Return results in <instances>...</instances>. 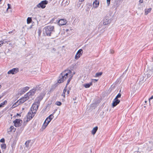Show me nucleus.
<instances>
[{"label": "nucleus", "mask_w": 153, "mask_h": 153, "mask_svg": "<svg viewBox=\"0 0 153 153\" xmlns=\"http://www.w3.org/2000/svg\"><path fill=\"white\" fill-rule=\"evenodd\" d=\"M38 36H40V35L41 34V33L42 32V30H41V29L39 28H38Z\"/></svg>", "instance_id": "37"}, {"label": "nucleus", "mask_w": 153, "mask_h": 153, "mask_svg": "<svg viewBox=\"0 0 153 153\" xmlns=\"http://www.w3.org/2000/svg\"><path fill=\"white\" fill-rule=\"evenodd\" d=\"M98 129V127L97 126H96L94 127L91 131L92 134L93 135H94L97 132Z\"/></svg>", "instance_id": "22"}, {"label": "nucleus", "mask_w": 153, "mask_h": 153, "mask_svg": "<svg viewBox=\"0 0 153 153\" xmlns=\"http://www.w3.org/2000/svg\"><path fill=\"white\" fill-rule=\"evenodd\" d=\"M127 71V70H126L123 73V74H124V73H125Z\"/></svg>", "instance_id": "64"}, {"label": "nucleus", "mask_w": 153, "mask_h": 153, "mask_svg": "<svg viewBox=\"0 0 153 153\" xmlns=\"http://www.w3.org/2000/svg\"><path fill=\"white\" fill-rule=\"evenodd\" d=\"M7 132L9 133L10 132H12L13 131V130L11 129L10 128H8L7 130Z\"/></svg>", "instance_id": "47"}, {"label": "nucleus", "mask_w": 153, "mask_h": 153, "mask_svg": "<svg viewBox=\"0 0 153 153\" xmlns=\"http://www.w3.org/2000/svg\"><path fill=\"white\" fill-rule=\"evenodd\" d=\"M73 75L71 76L67 80V82L66 83V86H68V85L69 84V82H70L71 80V79Z\"/></svg>", "instance_id": "32"}, {"label": "nucleus", "mask_w": 153, "mask_h": 153, "mask_svg": "<svg viewBox=\"0 0 153 153\" xmlns=\"http://www.w3.org/2000/svg\"><path fill=\"white\" fill-rule=\"evenodd\" d=\"M10 128L13 130V132H15L16 130V128H14L13 126H11L10 127Z\"/></svg>", "instance_id": "39"}, {"label": "nucleus", "mask_w": 153, "mask_h": 153, "mask_svg": "<svg viewBox=\"0 0 153 153\" xmlns=\"http://www.w3.org/2000/svg\"><path fill=\"white\" fill-rule=\"evenodd\" d=\"M56 49L55 48H53L52 49L51 52L53 53L55 52V51H56Z\"/></svg>", "instance_id": "46"}, {"label": "nucleus", "mask_w": 153, "mask_h": 153, "mask_svg": "<svg viewBox=\"0 0 153 153\" xmlns=\"http://www.w3.org/2000/svg\"><path fill=\"white\" fill-rule=\"evenodd\" d=\"M68 77V76L65 75H61V73L59 76V79H62L63 81L65 80Z\"/></svg>", "instance_id": "15"}, {"label": "nucleus", "mask_w": 153, "mask_h": 153, "mask_svg": "<svg viewBox=\"0 0 153 153\" xmlns=\"http://www.w3.org/2000/svg\"><path fill=\"white\" fill-rule=\"evenodd\" d=\"M67 72V70H65V71H63L61 73V75H66L67 76H68V75H69V74H68V73L67 72Z\"/></svg>", "instance_id": "31"}, {"label": "nucleus", "mask_w": 153, "mask_h": 153, "mask_svg": "<svg viewBox=\"0 0 153 153\" xmlns=\"http://www.w3.org/2000/svg\"><path fill=\"white\" fill-rule=\"evenodd\" d=\"M5 95V93H3L2 94V95L1 96V97H3V96H4Z\"/></svg>", "instance_id": "56"}, {"label": "nucleus", "mask_w": 153, "mask_h": 153, "mask_svg": "<svg viewBox=\"0 0 153 153\" xmlns=\"http://www.w3.org/2000/svg\"><path fill=\"white\" fill-rule=\"evenodd\" d=\"M17 116L21 117V113H20V114L17 113L16 114V116Z\"/></svg>", "instance_id": "53"}, {"label": "nucleus", "mask_w": 153, "mask_h": 153, "mask_svg": "<svg viewBox=\"0 0 153 153\" xmlns=\"http://www.w3.org/2000/svg\"><path fill=\"white\" fill-rule=\"evenodd\" d=\"M58 24L60 26L65 25L67 23V21L65 19H61L58 21Z\"/></svg>", "instance_id": "12"}, {"label": "nucleus", "mask_w": 153, "mask_h": 153, "mask_svg": "<svg viewBox=\"0 0 153 153\" xmlns=\"http://www.w3.org/2000/svg\"><path fill=\"white\" fill-rule=\"evenodd\" d=\"M7 42V41H6V40H3V41H0V46H1V45L3 44H5Z\"/></svg>", "instance_id": "29"}, {"label": "nucleus", "mask_w": 153, "mask_h": 153, "mask_svg": "<svg viewBox=\"0 0 153 153\" xmlns=\"http://www.w3.org/2000/svg\"><path fill=\"white\" fill-rule=\"evenodd\" d=\"M19 71V69L18 68H15L9 70L7 72L8 74H15Z\"/></svg>", "instance_id": "5"}, {"label": "nucleus", "mask_w": 153, "mask_h": 153, "mask_svg": "<svg viewBox=\"0 0 153 153\" xmlns=\"http://www.w3.org/2000/svg\"><path fill=\"white\" fill-rule=\"evenodd\" d=\"M27 121L26 122H25L23 123V126H26V124H27Z\"/></svg>", "instance_id": "54"}, {"label": "nucleus", "mask_w": 153, "mask_h": 153, "mask_svg": "<svg viewBox=\"0 0 153 153\" xmlns=\"http://www.w3.org/2000/svg\"><path fill=\"white\" fill-rule=\"evenodd\" d=\"M39 105L38 104H36L33 103L30 109V110H32V111H33V112H35L36 113L37 110L38 109Z\"/></svg>", "instance_id": "9"}, {"label": "nucleus", "mask_w": 153, "mask_h": 153, "mask_svg": "<svg viewBox=\"0 0 153 153\" xmlns=\"http://www.w3.org/2000/svg\"><path fill=\"white\" fill-rule=\"evenodd\" d=\"M102 74V72H99L97 73L94 76L95 77H99L101 76Z\"/></svg>", "instance_id": "26"}, {"label": "nucleus", "mask_w": 153, "mask_h": 153, "mask_svg": "<svg viewBox=\"0 0 153 153\" xmlns=\"http://www.w3.org/2000/svg\"><path fill=\"white\" fill-rule=\"evenodd\" d=\"M121 94L120 93L118 94L117 95V96H116L115 98L118 99V98H120L121 97Z\"/></svg>", "instance_id": "38"}, {"label": "nucleus", "mask_w": 153, "mask_h": 153, "mask_svg": "<svg viewBox=\"0 0 153 153\" xmlns=\"http://www.w3.org/2000/svg\"><path fill=\"white\" fill-rule=\"evenodd\" d=\"M153 99V95L149 99V102H150V101L151 100Z\"/></svg>", "instance_id": "52"}, {"label": "nucleus", "mask_w": 153, "mask_h": 153, "mask_svg": "<svg viewBox=\"0 0 153 153\" xmlns=\"http://www.w3.org/2000/svg\"><path fill=\"white\" fill-rule=\"evenodd\" d=\"M7 132L9 133L10 132H12L13 131V130L11 129L10 128H8L7 130Z\"/></svg>", "instance_id": "48"}, {"label": "nucleus", "mask_w": 153, "mask_h": 153, "mask_svg": "<svg viewBox=\"0 0 153 153\" xmlns=\"http://www.w3.org/2000/svg\"><path fill=\"white\" fill-rule=\"evenodd\" d=\"M53 26H48L45 27L43 29V33L45 35L51 37V38L54 39L58 36L54 30Z\"/></svg>", "instance_id": "1"}, {"label": "nucleus", "mask_w": 153, "mask_h": 153, "mask_svg": "<svg viewBox=\"0 0 153 153\" xmlns=\"http://www.w3.org/2000/svg\"><path fill=\"white\" fill-rule=\"evenodd\" d=\"M76 97H75V98H73V100H76Z\"/></svg>", "instance_id": "62"}, {"label": "nucleus", "mask_w": 153, "mask_h": 153, "mask_svg": "<svg viewBox=\"0 0 153 153\" xmlns=\"http://www.w3.org/2000/svg\"><path fill=\"white\" fill-rule=\"evenodd\" d=\"M144 77L143 76H141L140 78V82H142L144 81Z\"/></svg>", "instance_id": "43"}, {"label": "nucleus", "mask_w": 153, "mask_h": 153, "mask_svg": "<svg viewBox=\"0 0 153 153\" xmlns=\"http://www.w3.org/2000/svg\"><path fill=\"white\" fill-rule=\"evenodd\" d=\"M15 31V30H13L10 31L8 32V33L9 34L12 33H14Z\"/></svg>", "instance_id": "50"}, {"label": "nucleus", "mask_w": 153, "mask_h": 153, "mask_svg": "<svg viewBox=\"0 0 153 153\" xmlns=\"http://www.w3.org/2000/svg\"><path fill=\"white\" fill-rule=\"evenodd\" d=\"M48 3V1L46 0L42 1L37 5V7L38 8H41L42 9H44L45 8V5L47 4Z\"/></svg>", "instance_id": "2"}, {"label": "nucleus", "mask_w": 153, "mask_h": 153, "mask_svg": "<svg viewBox=\"0 0 153 153\" xmlns=\"http://www.w3.org/2000/svg\"><path fill=\"white\" fill-rule=\"evenodd\" d=\"M29 98V97L27 96V94L25 95L24 97L20 99L19 101L20 103H23L24 102L27 100Z\"/></svg>", "instance_id": "7"}, {"label": "nucleus", "mask_w": 153, "mask_h": 153, "mask_svg": "<svg viewBox=\"0 0 153 153\" xmlns=\"http://www.w3.org/2000/svg\"><path fill=\"white\" fill-rule=\"evenodd\" d=\"M110 52L111 53V54L113 53L114 52V50H110Z\"/></svg>", "instance_id": "51"}, {"label": "nucleus", "mask_w": 153, "mask_h": 153, "mask_svg": "<svg viewBox=\"0 0 153 153\" xmlns=\"http://www.w3.org/2000/svg\"><path fill=\"white\" fill-rule=\"evenodd\" d=\"M55 104L57 105L60 106L62 105V103L60 102L56 101L55 102Z\"/></svg>", "instance_id": "36"}, {"label": "nucleus", "mask_w": 153, "mask_h": 153, "mask_svg": "<svg viewBox=\"0 0 153 153\" xmlns=\"http://www.w3.org/2000/svg\"><path fill=\"white\" fill-rule=\"evenodd\" d=\"M83 53V51L82 49H79L76 53L75 57V59H78Z\"/></svg>", "instance_id": "8"}, {"label": "nucleus", "mask_w": 153, "mask_h": 153, "mask_svg": "<svg viewBox=\"0 0 153 153\" xmlns=\"http://www.w3.org/2000/svg\"><path fill=\"white\" fill-rule=\"evenodd\" d=\"M148 69L149 71H152L153 72V64L149 66L148 67Z\"/></svg>", "instance_id": "30"}, {"label": "nucleus", "mask_w": 153, "mask_h": 153, "mask_svg": "<svg viewBox=\"0 0 153 153\" xmlns=\"http://www.w3.org/2000/svg\"><path fill=\"white\" fill-rule=\"evenodd\" d=\"M43 96L42 95H40L37 97L36 100V102L39 105L40 101L43 99Z\"/></svg>", "instance_id": "14"}, {"label": "nucleus", "mask_w": 153, "mask_h": 153, "mask_svg": "<svg viewBox=\"0 0 153 153\" xmlns=\"http://www.w3.org/2000/svg\"><path fill=\"white\" fill-rule=\"evenodd\" d=\"M29 87L26 86L22 88L19 92V94L21 95L25 93L26 91L28 90Z\"/></svg>", "instance_id": "10"}, {"label": "nucleus", "mask_w": 153, "mask_h": 153, "mask_svg": "<svg viewBox=\"0 0 153 153\" xmlns=\"http://www.w3.org/2000/svg\"><path fill=\"white\" fill-rule=\"evenodd\" d=\"M93 81H95V82H97L98 81V79H94L92 80Z\"/></svg>", "instance_id": "61"}, {"label": "nucleus", "mask_w": 153, "mask_h": 153, "mask_svg": "<svg viewBox=\"0 0 153 153\" xmlns=\"http://www.w3.org/2000/svg\"><path fill=\"white\" fill-rule=\"evenodd\" d=\"M32 19L31 18L28 17L27 19V24H29L31 22Z\"/></svg>", "instance_id": "33"}, {"label": "nucleus", "mask_w": 153, "mask_h": 153, "mask_svg": "<svg viewBox=\"0 0 153 153\" xmlns=\"http://www.w3.org/2000/svg\"><path fill=\"white\" fill-rule=\"evenodd\" d=\"M36 113L35 112L32 111V110H30L27 115V119H28L29 120H30L34 116L35 114ZM27 121H28L27 120Z\"/></svg>", "instance_id": "3"}, {"label": "nucleus", "mask_w": 153, "mask_h": 153, "mask_svg": "<svg viewBox=\"0 0 153 153\" xmlns=\"http://www.w3.org/2000/svg\"><path fill=\"white\" fill-rule=\"evenodd\" d=\"M85 0H79V2H82L84 1Z\"/></svg>", "instance_id": "63"}, {"label": "nucleus", "mask_w": 153, "mask_h": 153, "mask_svg": "<svg viewBox=\"0 0 153 153\" xmlns=\"http://www.w3.org/2000/svg\"><path fill=\"white\" fill-rule=\"evenodd\" d=\"M63 82V81L62 79H59L57 80V82L55 84L53 85L56 88L59 85V83H60Z\"/></svg>", "instance_id": "21"}, {"label": "nucleus", "mask_w": 153, "mask_h": 153, "mask_svg": "<svg viewBox=\"0 0 153 153\" xmlns=\"http://www.w3.org/2000/svg\"><path fill=\"white\" fill-rule=\"evenodd\" d=\"M69 92H70L69 90H68L67 91V94H69Z\"/></svg>", "instance_id": "59"}, {"label": "nucleus", "mask_w": 153, "mask_h": 153, "mask_svg": "<svg viewBox=\"0 0 153 153\" xmlns=\"http://www.w3.org/2000/svg\"><path fill=\"white\" fill-rule=\"evenodd\" d=\"M147 72L146 74L148 78H149L152 75L153 72L152 71H149L148 69L147 70Z\"/></svg>", "instance_id": "23"}, {"label": "nucleus", "mask_w": 153, "mask_h": 153, "mask_svg": "<svg viewBox=\"0 0 153 153\" xmlns=\"http://www.w3.org/2000/svg\"><path fill=\"white\" fill-rule=\"evenodd\" d=\"M99 4V2L97 0H95L94 1L93 5V7L95 8H96L98 7Z\"/></svg>", "instance_id": "17"}, {"label": "nucleus", "mask_w": 153, "mask_h": 153, "mask_svg": "<svg viewBox=\"0 0 153 153\" xmlns=\"http://www.w3.org/2000/svg\"><path fill=\"white\" fill-rule=\"evenodd\" d=\"M111 0H107V6H108L109 5L110 3Z\"/></svg>", "instance_id": "44"}, {"label": "nucleus", "mask_w": 153, "mask_h": 153, "mask_svg": "<svg viewBox=\"0 0 153 153\" xmlns=\"http://www.w3.org/2000/svg\"><path fill=\"white\" fill-rule=\"evenodd\" d=\"M152 10V8H150L148 9H145V15H147L149 13H150Z\"/></svg>", "instance_id": "25"}, {"label": "nucleus", "mask_w": 153, "mask_h": 153, "mask_svg": "<svg viewBox=\"0 0 153 153\" xmlns=\"http://www.w3.org/2000/svg\"><path fill=\"white\" fill-rule=\"evenodd\" d=\"M16 107V106L14 104L12 106V107H13V108H14Z\"/></svg>", "instance_id": "60"}, {"label": "nucleus", "mask_w": 153, "mask_h": 153, "mask_svg": "<svg viewBox=\"0 0 153 153\" xmlns=\"http://www.w3.org/2000/svg\"><path fill=\"white\" fill-rule=\"evenodd\" d=\"M33 144L31 140L27 141L25 143V147L27 149H29L32 146Z\"/></svg>", "instance_id": "6"}, {"label": "nucleus", "mask_w": 153, "mask_h": 153, "mask_svg": "<svg viewBox=\"0 0 153 153\" xmlns=\"http://www.w3.org/2000/svg\"><path fill=\"white\" fill-rule=\"evenodd\" d=\"M5 142V140L4 138L1 139L0 140V142L4 143Z\"/></svg>", "instance_id": "45"}, {"label": "nucleus", "mask_w": 153, "mask_h": 153, "mask_svg": "<svg viewBox=\"0 0 153 153\" xmlns=\"http://www.w3.org/2000/svg\"><path fill=\"white\" fill-rule=\"evenodd\" d=\"M67 71H68L67 73H68V74H69V76L70 77L71 76V75L72 73L71 71L70 70H68Z\"/></svg>", "instance_id": "41"}, {"label": "nucleus", "mask_w": 153, "mask_h": 153, "mask_svg": "<svg viewBox=\"0 0 153 153\" xmlns=\"http://www.w3.org/2000/svg\"><path fill=\"white\" fill-rule=\"evenodd\" d=\"M121 2L120 0H116L115 2L114 3V7L116 8L118 7L121 3Z\"/></svg>", "instance_id": "16"}, {"label": "nucleus", "mask_w": 153, "mask_h": 153, "mask_svg": "<svg viewBox=\"0 0 153 153\" xmlns=\"http://www.w3.org/2000/svg\"><path fill=\"white\" fill-rule=\"evenodd\" d=\"M92 82H91L89 83L84 84L83 85L86 88H88L92 85Z\"/></svg>", "instance_id": "24"}, {"label": "nucleus", "mask_w": 153, "mask_h": 153, "mask_svg": "<svg viewBox=\"0 0 153 153\" xmlns=\"http://www.w3.org/2000/svg\"><path fill=\"white\" fill-rule=\"evenodd\" d=\"M22 120L21 119H16L13 121V123H14V126L16 127L20 126L21 125Z\"/></svg>", "instance_id": "4"}, {"label": "nucleus", "mask_w": 153, "mask_h": 153, "mask_svg": "<svg viewBox=\"0 0 153 153\" xmlns=\"http://www.w3.org/2000/svg\"><path fill=\"white\" fill-rule=\"evenodd\" d=\"M34 88L36 89V91H40L41 90V88L39 86V85H36V87H34Z\"/></svg>", "instance_id": "27"}, {"label": "nucleus", "mask_w": 153, "mask_h": 153, "mask_svg": "<svg viewBox=\"0 0 153 153\" xmlns=\"http://www.w3.org/2000/svg\"><path fill=\"white\" fill-rule=\"evenodd\" d=\"M7 103V101L6 100H5L4 102L0 104V108L3 107L4 106V105H5Z\"/></svg>", "instance_id": "28"}, {"label": "nucleus", "mask_w": 153, "mask_h": 153, "mask_svg": "<svg viewBox=\"0 0 153 153\" xmlns=\"http://www.w3.org/2000/svg\"><path fill=\"white\" fill-rule=\"evenodd\" d=\"M7 6H8V7L7 9V11L8 10V9L11 8V5L10 4H8Z\"/></svg>", "instance_id": "40"}, {"label": "nucleus", "mask_w": 153, "mask_h": 153, "mask_svg": "<svg viewBox=\"0 0 153 153\" xmlns=\"http://www.w3.org/2000/svg\"><path fill=\"white\" fill-rule=\"evenodd\" d=\"M54 112H53L52 114L50 115L48 117H47L45 120V123L46 122H47V120H51L54 117V116L53 115L54 114Z\"/></svg>", "instance_id": "18"}, {"label": "nucleus", "mask_w": 153, "mask_h": 153, "mask_svg": "<svg viewBox=\"0 0 153 153\" xmlns=\"http://www.w3.org/2000/svg\"><path fill=\"white\" fill-rule=\"evenodd\" d=\"M67 86H65V87L64 90H63V93H64V94H65L66 91H67V90H66V88H67Z\"/></svg>", "instance_id": "42"}, {"label": "nucleus", "mask_w": 153, "mask_h": 153, "mask_svg": "<svg viewBox=\"0 0 153 153\" xmlns=\"http://www.w3.org/2000/svg\"><path fill=\"white\" fill-rule=\"evenodd\" d=\"M1 148L2 149H5L6 148V145L5 144H1Z\"/></svg>", "instance_id": "34"}, {"label": "nucleus", "mask_w": 153, "mask_h": 153, "mask_svg": "<svg viewBox=\"0 0 153 153\" xmlns=\"http://www.w3.org/2000/svg\"><path fill=\"white\" fill-rule=\"evenodd\" d=\"M62 96H63L65 98V94H64V93H63L62 94Z\"/></svg>", "instance_id": "57"}, {"label": "nucleus", "mask_w": 153, "mask_h": 153, "mask_svg": "<svg viewBox=\"0 0 153 153\" xmlns=\"http://www.w3.org/2000/svg\"><path fill=\"white\" fill-rule=\"evenodd\" d=\"M69 1H68H68H66L65 2V3L67 5H68L69 4Z\"/></svg>", "instance_id": "58"}, {"label": "nucleus", "mask_w": 153, "mask_h": 153, "mask_svg": "<svg viewBox=\"0 0 153 153\" xmlns=\"http://www.w3.org/2000/svg\"><path fill=\"white\" fill-rule=\"evenodd\" d=\"M19 101V100L18 101L16 102H15L14 104L16 106H17L19 104L18 103V102Z\"/></svg>", "instance_id": "49"}, {"label": "nucleus", "mask_w": 153, "mask_h": 153, "mask_svg": "<svg viewBox=\"0 0 153 153\" xmlns=\"http://www.w3.org/2000/svg\"><path fill=\"white\" fill-rule=\"evenodd\" d=\"M56 87L53 85L51 86V87L50 89V91H52Z\"/></svg>", "instance_id": "35"}, {"label": "nucleus", "mask_w": 153, "mask_h": 153, "mask_svg": "<svg viewBox=\"0 0 153 153\" xmlns=\"http://www.w3.org/2000/svg\"><path fill=\"white\" fill-rule=\"evenodd\" d=\"M51 120H47V122H46L45 123V121L42 126V127L44 129L45 128Z\"/></svg>", "instance_id": "20"}, {"label": "nucleus", "mask_w": 153, "mask_h": 153, "mask_svg": "<svg viewBox=\"0 0 153 153\" xmlns=\"http://www.w3.org/2000/svg\"><path fill=\"white\" fill-rule=\"evenodd\" d=\"M120 101L119 100L115 98L113 100V102L112 104L113 107L116 106L120 103Z\"/></svg>", "instance_id": "11"}, {"label": "nucleus", "mask_w": 153, "mask_h": 153, "mask_svg": "<svg viewBox=\"0 0 153 153\" xmlns=\"http://www.w3.org/2000/svg\"><path fill=\"white\" fill-rule=\"evenodd\" d=\"M108 23V17H105L103 19V24L106 25Z\"/></svg>", "instance_id": "19"}, {"label": "nucleus", "mask_w": 153, "mask_h": 153, "mask_svg": "<svg viewBox=\"0 0 153 153\" xmlns=\"http://www.w3.org/2000/svg\"><path fill=\"white\" fill-rule=\"evenodd\" d=\"M36 92V89H35L34 87L33 89L30 90L26 94L27 95V96L29 97L33 95Z\"/></svg>", "instance_id": "13"}, {"label": "nucleus", "mask_w": 153, "mask_h": 153, "mask_svg": "<svg viewBox=\"0 0 153 153\" xmlns=\"http://www.w3.org/2000/svg\"><path fill=\"white\" fill-rule=\"evenodd\" d=\"M139 2L140 3H142L143 2V0H140L139 1Z\"/></svg>", "instance_id": "55"}]
</instances>
